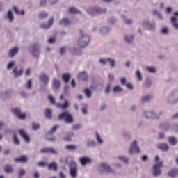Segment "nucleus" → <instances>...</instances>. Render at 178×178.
<instances>
[{
	"mask_svg": "<svg viewBox=\"0 0 178 178\" xmlns=\"http://www.w3.org/2000/svg\"><path fill=\"white\" fill-rule=\"evenodd\" d=\"M124 41H125L126 44H129V45L134 42V35L133 34H127L124 36Z\"/></svg>",
	"mask_w": 178,
	"mask_h": 178,
	"instance_id": "aec40b11",
	"label": "nucleus"
},
{
	"mask_svg": "<svg viewBox=\"0 0 178 178\" xmlns=\"http://www.w3.org/2000/svg\"><path fill=\"white\" fill-rule=\"evenodd\" d=\"M78 77L80 80H87L88 79V75L87 74V72H82L79 74Z\"/></svg>",
	"mask_w": 178,
	"mask_h": 178,
	"instance_id": "4c0bfd02",
	"label": "nucleus"
},
{
	"mask_svg": "<svg viewBox=\"0 0 178 178\" xmlns=\"http://www.w3.org/2000/svg\"><path fill=\"white\" fill-rule=\"evenodd\" d=\"M125 86L127 90H129V91H133V90H134V86H133V83H131V82H128L125 84Z\"/></svg>",
	"mask_w": 178,
	"mask_h": 178,
	"instance_id": "5fc2aeb1",
	"label": "nucleus"
},
{
	"mask_svg": "<svg viewBox=\"0 0 178 178\" xmlns=\"http://www.w3.org/2000/svg\"><path fill=\"white\" fill-rule=\"evenodd\" d=\"M120 83L122 84V86H126V83H127V79L126 78L122 77L120 79Z\"/></svg>",
	"mask_w": 178,
	"mask_h": 178,
	"instance_id": "69168bd1",
	"label": "nucleus"
},
{
	"mask_svg": "<svg viewBox=\"0 0 178 178\" xmlns=\"http://www.w3.org/2000/svg\"><path fill=\"white\" fill-rule=\"evenodd\" d=\"M140 152L141 150L138 146V142L136 140L132 141L129 149V154L133 155V154H140Z\"/></svg>",
	"mask_w": 178,
	"mask_h": 178,
	"instance_id": "423d86ee",
	"label": "nucleus"
},
{
	"mask_svg": "<svg viewBox=\"0 0 178 178\" xmlns=\"http://www.w3.org/2000/svg\"><path fill=\"white\" fill-rule=\"evenodd\" d=\"M86 11L88 15H90V16H94V15H96V13L101 12V8H99L98 6H93L88 8Z\"/></svg>",
	"mask_w": 178,
	"mask_h": 178,
	"instance_id": "4468645a",
	"label": "nucleus"
},
{
	"mask_svg": "<svg viewBox=\"0 0 178 178\" xmlns=\"http://www.w3.org/2000/svg\"><path fill=\"white\" fill-rule=\"evenodd\" d=\"M70 54H72V55H81L83 54V51L81 49H76V47L71 48L70 49Z\"/></svg>",
	"mask_w": 178,
	"mask_h": 178,
	"instance_id": "7c9ffc66",
	"label": "nucleus"
},
{
	"mask_svg": "<svg viewBox=\"0 0 178 178\" xmlns=\"http://www.w3.org/2000/svg\"><path fill=\"white\" fill-rule=\"evenodd\" d=\"M168 142L171 145H176L177 144V140L174 136L168 137Z\"/></svg>",
	"mask_w": 178,
	"mask_h": 178,
	"instance_id": "c03bdc74",
	"label": "nucleus"
},
{
	"mask_svg": "<svg viewBox=\"0 0 178 178\" xmlns=\"http://www.w3.org/2000/svg\"><path fill=\"white\" fill-rule=\"evenodd\" d=\"M66 149H68L69 151H76L77 146L74 145H69L65 146Z\"/></svg>",
	"mask_w": 178,
	"mask_h": 178,
	"instance_id": "3c124183",
	"label": "nucleus"
},
{
	"mask_svg": "<svg viewBox=\"0 0 178 178\" xmlns=\"http://www.w3.org/2000/svg\"><path fill=\"white\" fill-rule=\"evenodd\" d=\"M52 86L54 90H58V88H60V81L54 79L52 81Z\"/></svg>",
	"mask_w": 178,
	"mask_h": 178,
	"instance_id": "c85d7f7f",
	"label": "nucleus"
},
{
	"mask_svg": "<svg viewBox=\"0 0 178 178\" xmlns=\"http://www.w3.org/2000/svg\"><path fill=\"white\" fill-rule=\"evenodd\" d=\"M69 168H70V176L72 178H77V176L79 175V167L77 166V163L76 161H70L69 163Z\"/></svg>",
	"mask_w": 178,
	"mask_h": 178,
	"instance_id": "20e7f679",
	"label": "nucleus"
},
{
	"mask_svg": "<svg viewBox=\"0 0 178 178\" xmlns=\"http://www.w3.org/2000/svg\"><path fill=\"white\" fill-rule=\"evenodd\" d=\"M54 17L49 18L47 23H44L40 25V29H42L43 30L49 29L50 28L52 27L54 24Z\"/></svg>",
	"mask_w": 178,
	"mask_h": 178,
	"instance_id": "f3484780",
	"label": "nucleus"
},
{
	"mask_svg": "<svg viewBox=\"0 0 178 178\" xmlns=\"http://www.w3.org/2000/svg\"><path fill=\"white\" fill-rule=\"evenodd\" d=\"M97 145V143L94 140H88L86 142V147L88 148H92V147H95Z\"/></svg>",
	"mask_w": 178,
	"mask_h": 178,
	"instance_id": "58836bf2",
	"label": "nucleus"
},
{
	"mask_svg": "<svg viewBox=\"0 0 178 178\" xmlns=\"http://www.w3.org/2000/svg\"><path fill=\"white\" fill-rule=\"evenodd\" d=\"M32 129L33 130H38L40 129V124L33 122L32 124Z\"/></svg>",
	"mask_w": 178,
	"mask_h": 178,
	"instance_id": "0e129e2a",
	"label": "nucleus"
},
{
	"mask_svg": "<svg viewBox=\"0 0 178 178\" xmlns=\"http://www.w3.org/2000/svg\"><path fill=\"white\" fill-rule=\"evenodd\" d=\"M62 79L65 83H69V80H70V74H63L62 76Z\"/></svg>",
	"mask_w": 178,
	"mask_h": 178,
	"instance_id": "49530a36",
	"label": "nucleus"
},
{
	"mask_svg": "<svg viewBox=\"0 0 178 178\" xmlns=\"http://www.w3.org/2000/svg\"><path fill=\"white\" fill-rule=\"evenodd\" d=\"M108 63L111 69H115V67L117 66L116 60L115 58H108Z\"/></svg>",
	"mask_w": 178,
	"mask_h": 178,
	"instance_id": "cd10ccee",
	"label": "nucleus"
},
{
	"mask_svg": "<svg viewBox=\"0 0 178 178\" xmlns=\"http://www.w3.org/2000/svg\"><path fill=\"white\" fill-rule=\"evenodd\" d=\"M85 95L87 98H90L92 95L91 88H86L84 89Z\"/></svg>",
	"mask_w": 178,
	"mask_h": 178,
	"instance_id": "37998d69",
	"label": "nucleus"
},
{
	"mask_svg": "<svg viewBox=\"0 0 178 178\" xmlns=\"http://www.w3.org/2000/svg\"><path fill=\"white\" fill-rule=\"evenodd\" d=\"M40 152H42V154H48L49 152H51V154H58V151L51 147L42 149Z\"/></svg>",
	"mask_w": 178,
	"mask_h": 178,
	"instance_id": "a878e982",
	"label": "nucleus"
},
{
	"mask_svg": "<svg viewBox=\"0 0 178 178\" xmlns=\"http://www.w3.org/2000/svg\"><path fill=\"white\" fill-rule=\"evenodd\" d=\"M141 26L145 27L148 30H154L155 29V22H150L148 19H145L141 22Z\"/></svg>",
	"mask_w": 178,
	"mask_h": 178,
	"instance_id": "ddd939ff",
	"label": "nucleus"
},
{
	"mask_svg": "<svg viewBox=\"0 0 178 178\" xmlns=\"http://www.w3.org/2000/svg\"><path fill=\"white\" fill-rule=\"evenodd\" d=\"M117 159L118 161H121V162H123L124 163L128 164L129 163V159L127 156L124 155H119L117 157Z\"/></svg>",
	"mask_w": 178,
	"mask_h": 178,
	"instance_id": "c756f323",
	"label": "nucleus"
},
{
	"mask_svg": "<svg viewBox=\"0 0 178 178\" xmlns=\"http://www.w3.org/2000/svg\"><path fill=\"white\" fill-rule=\"evenodd\" d=\"M151 98H152L151 95H145L140 98V100L142 101V102H147L149 101Z\"/></svg>",
	"mask_w": 178,
	"mask_h": 178,
	"instance_id": "de8ad7c7",
	"label": "nucleus"
},
{
	"mask_svg": "<svg viewBox=\"0 0 178 178\" xmlns=\"http://www.w3.org/2000/svg\"><path fill=\"white\" fill-rule=\"evenodd\" d=\"M13 9L14 11L15 12L16 15H20L21 16H24L26 15V11L24 10H21L20 11L19 10V8L16 6H13Z\"/></svg>",
	"mask_w": 178,
	"mask_h": 178,
	"instance_id": "f704fd0d",
	"label": "nucleus"
},
{
	"mask_svg": "<svg viewBox=\"0 0 178 178\" xmlns=\"http://www.w3.org/2000/svg\"><path fill=\"white\" fill-rule=\"evenodd\" d=\"M6 19L8 20L9 23H12L13 20H15V16L13 15V11L12 10H9L5 17Z\"/></svg>",
	"mask_w": 178,
	"mask_h": 178,
	"instance_id": "412c9836",
	"label": "nucleus"
},
{
	"mask_svg": "<svg viewBox=\"0 0 178 178\" xmlns=\"http://www.w3.org/2000/svg\"><path fill=\"white\" fill-rule=\"evenodd\" d=\"M26 88L29 90H31L33 88V81L31 79H29L26 83Z\"/></svg>",
	"mask_w": 178,
	"mask_h": 178,
	"instance_id": "6e6d98bb",
	"label": "nucleus"
},
{
	"mask_svg": "<svg viewBox=\"0 0 178 178\" xmlns=\"http://www.w3.org/2000/svg\"><path fill=\"white\" fill-rule=\"evenodd\" d=\"M5 172L6 173H13V168L10 165H6L5 167Z\"/></svg>",
	"mask_w": 178,
	"mask_h": 178,
	"instance_id": "603ef678",
	"label": "nucleus"
},
{
	"mask_svg": "<svg viewBox=\"0 0 178 178\" xmlns=\"http://www.w3.org/2000/svg\"><path fill=\"white\" fill-rule=\"evenodd\" d=\"M40 19H45L46 17H48V13L47 12H42L39 14Z\"/></svg>",
	"mask_w": 178,
	"mask_h": 178,
	"instance_id": "4d7b16f0",
	"label": "nucleus"
},
{
	"mask_svg": "<svg viewBox=\"0 0 178 178\" xmlns=\"http://www.w3.org/2000/svg\"><path fill=\"white\" fill-rule=\"evenodd\" d=\"M68 11L70 12V13H72V15H78L79 13H81L80 10L73 6L70 7Z\"/></svg>",
	"mask_w": 178,
	"mask_h": 178,
	"instance_id": "e433bc0d",
	"label": "nucleus"
},
{
	"mask_svg": "<svg viewBox=\"0 0 178 178\" xmlns=\"http://www.w3.org/2000/svg\"><path fill=\"white\" fill-rule=\"evenodd\" d=\"M47 2L49 5H51V6H54V5H56V3L59 2V0H47Z\"/></svg>",
	"mask_w": 178,
	"mask_h": 178,
	"instance_id": "052dcab7",
	"label": "nucleus"
},
{
	"mask_svg": "<svg viewBox=\"0 0 178 178\" xmlns=\"http://www.w3.org/2000/svg\"><path fill=\"white\" fill-rule=\"evenodd\" d=\"M108 58H100L99 60V63H100V65H102L104 66L108 65Z\"/></svg>",
	"mask_w": 178,
	"mask_h": 178,
	"instance_id": "864d4df0",
	"label": "nucleus"
},
{
	"mask_svg": "<svg viewBox=\"0 0 178 178\" xmlns=\"http://www.w3.org/2000/svg\"><path fill=\"white\" fill-rule=\"evenodd\" d=\"M12 112L14 115H16L18 119H20L21 120H24V119H26V113L22 112V110H20V108H13Z\"/></svg>",
	"mask_w": 178,
	"mask_h": 178,
	"instance_id": "f8f14e48",
	"label": "nucleus"
},
{
	"mask_svg": "<svg viewBox=\"0 0 178 178\" xmlns=\"http://www.w3.org/2000/svg\"><path fill=\"white\" fill-rule=\"evenodd\" d=\"M168 176H170V177H175V176L177 175V169L171 170L168 172Z\"/></svg>",
	"mask_w": 178,
	"mask_h": 178,
	"instance_id": "8fccbe9b",
	"label": "nucleus"
},
{
	"mask_svg": "<svg viewBox=\"0 0 178 178\" xmlns=\"http://www.w3.org/2000/svg\"><path fill=\"white\" fill-rule=\"evenodd\" d=\"M81 112L83 115H88V107L87 106H83L81 108Z\"/></svg>",
	"mask_w": 178,
	"mask_h": 178,
	"instance_id": "bf43d9fd",
	"label": "nucleus"
},
{
	"mask_svg": "<svg viewBox=\"0 0 178 178\" xmlns=\"http://www.w3.org/2000/svg\"><path fill=\"white\" fill-rule=\"evenodd\" d=\"M44 115L47 119H51L52 118V110L47 108L45 111Z\"/></svg>",
	"mask_w": 178,
	"mask_h": 178,
	"instance_id": "a18cd8bd",
	"label": "nucleus"
},
{
	"mask_svg": "<svg viewBox=\"0 0 178 178\" xmlns=\"http://www.w3.org/2000/svg\"><path fill=\"white\" fill-rule=\"evenodd\" d=\"M24 72V70L23 68H19V67H15L13 70V74L15 79L22 77V76H23Z\"/></svg>",
	"mask_w": 178,
	"mask_h": 178,
	"instance_id": "dca6fc26",
	"label": "nucleus"
},
{
	"mask_svg": "<svg viewBox=\"0 0 178 178\" xmlns=\"http://www.w3.org/2000/svg\"><path fill=\"white\" fill-rule=\"evenodd\" d=\"M40 80L42 82L43 84H48L49 81V77L45 74H42L40 76Z\"/></svg>",
	"mask_w": 178,
	"mask_h": 178,
	"instance_id": "b1692460",
	"label": "nucleus"
},
{
	"mask_svg": "<svg viewBox=\"0 0 178 178\" xmlns=\"http://www.w3.org/2000/svg\"><path fill=\"white\" fill-rule=\"evenodd\" d=\"M30 49L31 50L32 54L35 58H38V56H40V54L41 53L40 45L35 44L31 46Z\"/></svg>",
	"mask_w": 178,
	"mask_h": 178,
	"instance_id": "2eb2a0df",
	"label": "nucleus"
},
{
	"mask_svg": "<svg viewBox=\"0 0 178 178\" xmlns=\"http://www.w3.org/2000/svg\"><path fill=\"white\" fill-rule=\"evenodd\" d=\"M29 161V159L26 157V156H22L19 158L15 159V162H21L22 163H26Z\"/></svg>",
	"mask_w": 178,
	"mask_h": 178,
	"instance_id": "ea45409f",
	"label": "nucleus"
},
{
	"mask_svg": "<svg viewBox=\"0 0 178 178\" xmlns=\"http://www.w3.org/2000/svg\"><path fill=\"white\" fill-rule=\"evenodd\" d=\"M145 70L149 73H152V74H155V73L157 72L156 67L152 66L146 67Z\"/></svg>",
	"mask_w": 178,
	"mask_h": 178,
	"instance_id": "a19ab883",
	"label": "nucleus"
},
{
	"mask_svg": "<svg viewBox=\"0 0 178 178\" xmlns=\"http://www.w3.org/2000/svg\"><path fill=\"white\" fill-rule=\"evenodd\" d=\"M161 31L164 35H168V34H169V29H168V27L162 28Z\"/></svg>",
	"mask_w": 178,
	"mask_h": 178,
	"instance_id": "13d9d810",
	"label": "nucleus"
},
{
	"mask_svg": "<svg viewBox=\"0 0 178 178\" xmlns=\"http://www.w3.org/2000/svg\"><path fill=\"white\" fill-rule=\"evenodd\" d=\"M166 101L168 104H177L178 102V90H174L169 93Z\"/></svg>",
	"mask_w": 178,
	"mask_h": 178,
	"instance_id": "0eeeda50",
	"label": "nucleus"
},
{
	"mask_svg": "<svg viewBox=\"0 0 178 178\" xmlns=\"http://www.w3.org/2000/svg\"><path fill=\"white\" fill-rule=\"evenodd\" d=\"M113 92L114 94H119L120 92H123V88L120 86V85H116L113 88Z\"/></svg>",
	"mask_w": 178,
	"mask_h": 178,
	"instance_id": "473e14b6",
	"label": "nucleus"
},
{
	"mask_svg": "<svg viewBox=\"0 0 178 178\" xmlns=\"http://www.w3.org/2000/svg\"><path fill=\"white\" fill-rule=\"evenodd\" d=\"M78 161L83 168H86V165L92 163V159L87 156L79 157Z\"/></svg>",
	"mask_w": 178,
	"mask_h": 178,
	"instance_id": "9d476101",
	"label": "nucleus"
},
{
	"mask_svg": "<svg viewBox=\"0 0 178 178\" xmlns=\"http://www.w3.org/2000/svg\"><path fill=\"white\" fill-rule=\"evenodd\" d=\"M56 38L52 37V38H49V40H47L48 44H54L56 41Z\"/></svg>",
	"mask_w": 178,
	"mask_h": 178,
	"instance_id": "774afa93",
	"label": "nucleus"
},
{
	"mask_svg": "<svg viewBox=\"0 0 178 178\" xmlns=\"http://www.w3.org/2000/svg\"><path fill=\"white\" fill-rule=\"evenodd\" d=\"M95 138L97 144L99 145H102L104 144V139L102 138V136H101L98 132H95Z\"/></svg>",
	"mask_w": 178,
	"mask_h": 178,
	"instance_id": "2f4dec72",
	"label": "nucleus"
},
{
	"mask_svg": "<svg viewBox=\"0 0 178 178\" xmlns=\"http://www.w3.org/2000/svg\"><path fill=\"white\" fill-rule=\"evenodd\" d=\"M12 97L11 90H3L0 92V98L1 99H9Z\"/></svg>",
	"mask_w": 178,
	"mask_h": 178,
	"instance_id": "6ab92c4d",
	"label": "nucleus"
},
{
	"mask_svg": "<svg viewBox=\"0 0 178 178\" xmlns=\"http://www.w3.org/2000/svg\"><path fill=\"white\" fill-rule=\"evenodd\" d=\"M49 100L50 101V102L53 104V105H56V106H57V108H60V109H67V108H69V106H70V101H69V99H64V104H55V97H54L53 95H50L49 96Z\"/></svg>",
	"mask_w": 178,
	"mask_h": 178,
	"instance_id": "7ed1b4c3",
	"label": "nucleus"
},
{
	"mask_svg": "<svg viewBox=\"0 0 178 178\" xmlns=\"http://www.w3.org/2000/svg\"><path fill=\"white\" fill-rule=\"evenodd\" d=\"M58 129H59L58 125L54 126L53 128L49 131V134H54V133H55V131H56V130H58Z\"/></svg>",
	"mask_w": 178,
	"mask_h": 178,
	"instance_id": "e2e57ef3",
	"label": "nucleus"
},
{
	"mask_svg": "<svg viewBox=\"0 0 178 178\" xmlns=\"http://www.w3.org/2000/svg\"><path fill=\"white\" fill-rule=\"evenodd\" d=\"M15 67H16V61L15 60H11L8 62L6 65L7 70H13Z\"/></svg>",
	"mask_w": 178,
	"mask_h": 178,
	"instance_id": "bb28decb",
	"label": "nucleus"
},
{
	"mask_svg": "<svg viewBox=\"0 0 178 178\" xmlns=\"http://www.w3.org/2000/svg\"><path fill=\"white\" fill-rule=\"evenodd\" d=\"M135 75L138 81H143V73L141 70L137 69L135 72Z\"/></svg>",
	"mask_w": 178,
	"mask_h": 178,
	"instance_id": "72a5a7b5",
	"label": "nucleus"
},
{
	"mask_svg": "<svg viewBox=\"0 0 178 178\" xmlns=\"http://www.w3.org/2000/svg\"><path fill=\"white\" fill-rule=\"evenodd\" d=\"M157 148H159V149H161V151H169V145H168L167 143H159V145H157Z\"/></svg>",
	"mask_w": 178,
	"mask_h": 178,
	"instance_id": "393cba45",
	"label": "nucleus"
},
{
	"mask_svg": "<svg viewBox=\"0 0 178 178\" xmlns=\"http://www.w3.org/2000/svg\"><path fill=\"white\" fill-rule=\"evenodd\" d=\"M121 19L122 22L124 23V24H127V26H131V24H133V19L130 18L128 19L126 15H121Z\"/></svg>",
	"mask_w": 178,
	"mask_h": 178,
	"instance_id": "5701e85b",
	"label": "nucleus"
},
{
	"mask_svg": "<svg viewBox=\"0 0 178 178\" xmlns=\"http://www.w3.org/2000/svg\"><path fill=\"white\" fill-rule=\"evenodd\" d=\"M107 108H108V106L106 105V104H102L100 106V111H106Z\"/></svg>",
	"mask_w": 178,
	"mask_h": 178,
	"instance_id": "338daca9",
	"label": "nucleus"
},
{
	"mask_svg": "<svg viewBox=\"0 0 178 178\" xmlns=\"http://www.w3.org/2000/svg\"><path fill=\"white\" fill-rule=\"evenodd\" d=\"M111 27L108 26H102L99 29L97 26L93 27V31H98V33L101 35H106L111 33Z\"/></svg>",
	"mask_w": 178,
	"mask_h": 178,
	"instance_id": "6e6552de",
	"label": "nucleus"
},
{
	"mask_svg": "<svg viewBox=\"0 0 178 178\" xmlns=\"http://www.w3.org/2000/svg\"><path fill=\"white\" fill-rule=\"evenodd\" d=\"M177 22H178V12H175L174 13V15L172 17H171V23H176Z\"/></svg>",
	"mask_w": 178,
	"mask_h": 178,
	"instance_id": "09e8293b",
	"label": "nucleus"
},
{
	"mask_svg": "<svg viewBox=\"0 0 178 178\" xmlns=\"http://www.w3.org/2000/svg\"><path fill=\"white\" fill-rule=\"evenodd\" d=\"M99 171L101 173H115V170L107 163H102L99 165Z\"/></svg>",
	"mask_w": 178,
	"mask_h": 178,
	"instance_id": "39448f33",
	"label": "nucleus"
},
{
	"mask_svg": "<svg viewBox=\"0 0 178 178\" xmlns=\"http://www.w3.org/2000/svg\"><path fill=\"white\" fill-rule=\"evenodd\" d=\"M163 168V161H161L159 156H156L155 163L152 168V175L154 177H158L162 175V170L161 168Z\"/></svg>",
	"mask_w": 178,
	"mask_h": 178,
	"instance_id": "f257e3e1",
	"label": "nucleus"
},
{
	"mask_svg": "<svg viewBox=\"0 0 178 178\" xmlns=\"http://www.w3.org/2000/svg\"><path fill=\"white\" fill-rule=\"evenodd\" d=\"M60 24L61 26H69L70 24V19L67 17H63L60 21Z\"/></svg>",
	"mask_w": 178,
	"mask_h": 178,
	"instance_id": "c9c22d12",
	"label": "nucleus"
},
{
	"mask_svg": "<svg viewBox=\"0 0 178 178\" xmlns=\"http://www.w3.org/2000/svg\"><path fill=\"white\" fill-rule=\"evenodd\" d=\"M19 133L20 136L24 138V140H26V143H30V136L26 133V131L24 129H19Z\"/></svg>",
	"mask_w": 178,
	"mask_h": 178,
	"instance_id": "4be33fe9",
	"label": "nucleus"
},
{
	"mask_svg": "<svg viewBox=\"0 0 178 178\" xmlns=\"http://www.w3.org/2000/svg\"><path fill=\"white\" fill-rule=\"evenodd\" d=\"M143 115L146 119H158V115L154 110H145L143 111Z\"/></svg>",
	"mask_w": 178,
	"mask_h": 178,
	"instance_id": "9b49d317",
	"label": "nucleus"
},
{
	"mask_svg": "<svg viewBox=\"0 0 178 178\" xmlns=\"http://www.w3.org/2000/svg\"><path fill=\"white\" fill-rule=\"evenodd\" d=\"M20 51V48L17 46H15L11 49H10L9 51H8V56L9 58H15V56L16 55H17V54H19V51Z\"/></svg>",
	"mask_w": 178,
	"mask_h": 178,
	"instance_id": "a211bd4d",
	"label": "nucleus"
},
{
	"mask_svg": "<svg viewBox=\"0 0 178 178\" xmlns=\"http://www.w3.org/2000/svg\"><path fill=\"white\" fill-rule=\"evenodd\" d=\"M81 127H83V125H81V124H75L72 126L73 130H79Z\"/></svg>",
	"mask_w": 178,
	"mask_h": 178,
	"instance_id": "680f3d73",
	"label": "nucleus"
},
{
	"mask_svg": "<svg viewBox=\"0 0 178 178\" xmlns=\"http://www.w3.org/2000/svg\"><path fill=\"white\" fill-rule=\"evenodd\" d=\"M81 36L79 37L77 44L81 48H86L88 45H90V41L91 38L90 35L87 33H85L83 31H80Z\"/></svg>",
	"mask_w": 178,
	"mask_h": 178,
	"instance_id": "f03ea898",
	"label": "nucleus"
},
{
	"mask_svg": "<svg viewBox=\"0 0 178 178\" xmlns=\"http://www.w3.org/2000/svg\"><path fill=\"white\" fill-rule=\"evenodd\" d=\"M49 169H50L51 170H54V172H56L58 170V163L55 162L51 163L49 165Z\"/></svg>",
	"mask_w": 178,
	"mask_h": 178,
	"instance_id": "79ce46f5",
	"label": "nucleus"
},
{
	"mask_svg": "<svg viewBox=\"0 0 178 178\" xmlns=\"http://www.w3.org/2000/svg\"><path fill=\"white\" fill-rule=\"evenodd\" d=\"M58 119L60 120H64L65 123H68L69 124H72V123L74 122V120H73V117H72V115H70L67 112H65L60 114L58 116Z\"/></svg>",
	"mask_w": 178,
	"mask_h": 178,
	"instance_id": "1a4fd4ad",
	"label": "nucleus"
}]
</instances>
